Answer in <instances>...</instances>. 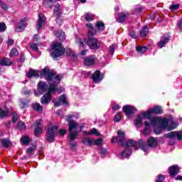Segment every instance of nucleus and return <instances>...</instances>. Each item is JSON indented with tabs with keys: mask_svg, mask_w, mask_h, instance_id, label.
<instances>
[{
	"mask_svg": "<svg viewBox=\"0 0 182 182\" xmlns=\"http://www.w3.org/2000/svg\"><path fill=\"white\" fill-rule=\"evenodd\" d=\"M149 31L150 28H149V26H144L139 32V36H141V38H146L149 35Z\"/></svg>",
	"mask_w": 182,
	"mask_h": 182,
	"instance_id": "20",
	"label": "nucleus"
},
{
	"mask_svg": "<svg viewBox=\"0 0 182 182\" xmlns=\"http://www.w3.org/2000/svg\"><path fill=\"white\" fill-rule=\"evenodd\" d=\"M178 126L176 122H172L168 127V132H171V130H174V129H177Z\"/></svg>",
	"mask_w": 182,
	"mask_h": 182,
	"instance_id": "44",
	"label": "nucleus"
},
{
	"mask_svg": "<svg viewBox=\"0 0 182 182\" xmlns=\"http://www.w3.org/2000/svg\"><path fill=\"white\" fill-rule=\"evenodd\" d=\"M180 8V4H172L170 6L169 9L171 11V12H173V11H177Z\"/></svg>",
	"mask_w": 182,
	"mask_h": 182,
	"instance_id": "53",
	"label": "nucleus"
},
{
	"mask_svg": "<svg viewBox=\"0 0 182 182\" xmlns=\"http://www.w3.org/2000/svg\"><path fill=\"white\" fill-rule=\"evenodd\" d=\"M130 156H132V149L130 148H125L121 153V157H124L125 159L130 157Z\"/></svg>",
	"mask_w": 182,
	"mask_h": 182,
	"instance_id": "30",
	"label": "nucleus"
},
{
	"mask_svg": "<svg viewBox=\"0 0 182 182\" xmlns=\"http://www.w3.org/2000/svg\"><path fill=\"white\" fill-rule=\"evenodd\" d=\"M146 150L149 149L148 147H150L151 149H155V147H157L159 146V141L157 140V138L150 136L146 141Z\"/></svg>",
	"mask_w": 182,
	"mask_h": 182,
	"instance_id": "9",
	"label": "nucleus"
},
{
	"mask_svg": "<svg viewBox=\"0 0 182 182\" xmlns=\"http://www.w3.org/2000/svg\"><path fill=\"white\" fill-rule=\"evenodd\" d=\"M58 100L60 101V103L65 105V106H69V103L68 102V97H66V95L63 94L60 95L58 98Z\"/></svg>",
	"mask_w": 182,
	"mask_h": 182,
	"instance_id": "29",
	"label": "nucleus"
},
{
	"mask_svg": "<svg viewBox=\"0 0 182 182\" xmlns=\"http://www.w3.org/2000/svg\"><path fill=\"white\" fill-rule=\"evenodd\" d=\"M79 127V123L74 121V122L68 123L69 133L73 132V130H77Z\"/></svg>",
	"mask_w": 182,
	"mask_h": 182,
	"instance_id": "24",
	"label": "nucleus"
},
{
	"mask_svg": "<svg viewBox=\"0 0 182 182\" xmlns=\"http://www.w3.org/2000/svg\"><path fill=\"white\" fill-rule=\"evenodd\" d=\"M144 124L145 126L144 129V134L147 135L149 133H150V122L145 121Z\"/></svg>",
	"mask_w": 182,
	"mask_h": 182,
	"instance_id": "38",
	"label": "nucleus"
},
{
	"mask_svg": "<svg viewBox=\"0 0 182 182\" xmlns=\"http://www.w3.org/2000/svg\"><path fill=\"white\" fill-rule=\"evenodd\" d=\"M33 110L38 112V113H43V107L39 103H34L32 105Z\"/></svg>",
	"mask_w": 182,
	"mask_h": 182,
	"instance_id": "26",
	"label": "nucleus"
},
{
	"mask_svg": "<svg viewBox=\"0 0 182 182\" xmlns=\"http://www.w3.org/2000/svg\"><path fill=\"white\" fill-rule=\"evenodd\" d=\"M18 114L16 112H12L11 121L12 123H16L18 122Z\"/></svg>",
	"mask_w": 182,
	"mask_h": 182,
	"instance_id": "51",
	"label": "nucleus"
},
{
	"mask_svg": "<svg viewBox=\"0 0 182 182\" xmlns=\"http://www.w3.org/2000/svg\"><path fill=\"white\" fill-rule=\"evenodd\" d=\"M33 125L34 127H42V119H36Z\"/></svg>",
	"mask_w": 182,
	"mask_h": 182,
	"instance_id": "52",
	"label": "nucleus"
},
{
	"mask_svg": "<svg viewBox=\"0 0 182 182\" xmlns=\"http://www.w3.org/2000/svg\"><path fill=\"white\" fill-rule=\"evenodd\" d=\"M54 35L59 41H65V39H66V34H65L64 31L62 30L55 31Z\"/></svg>",
	"mask_w": 182,
	"mask_h": 182,
	"instance_id": "21",
	"label": "nucleus"
},
{
	"mask_svg": "<svg viewBox=\"0 0 182 182\" xmlns=\"http://www.w3.org/2000/svg\"><path fill=\"white\" fill-rule=\"evenodd\" d=\"M96 62V55H91L88 57H86L84 59V63L86 66H93Z\"/></svg>",
	"mask_w": 182,
	"mask_h": 182,
	"instance_id": "15",
	"label": "nucleus"
},
{
	"mask_svg": "<svg viewBox=\"0 0 182 182\" xmlns=\"http://www.w3.org/2000/svg\"><path fill=\"white\" fill-rule=\"evenodd\" d=\"M163 130V128H161L160 125L154 128L155 134H161Z\"/></svg>",
	"mask_w": 182,
	"mask_h": 182,
	"instance_id": "50",
	"label": "nucleus"
},
{
	"mask_svg": "<svg viewBox=\"0 0 182 182\" xmlns=\"http://www.w3.org/2000/svg\"><path fill=\"white\" fill-rule=\"evenodd\" d=\"M165 137L166 139H171V140H173V139H177L179 141H181L182 140V134H179L178 132L175 131V132H168L165 135Z\"/></svg>",
	"mask_w": 182,
	"mask_h": 182,
	"instance_id": "12",
	"label": "nucleus"
},
{
	"mask_svg": "<svg viewBox=\"0 0 182 182\" xmlns=\"http://www.w3.org/2000/svg\"><path fill=\"white\" fill-rule=\"evenodd\" d=\"M42 134V127H35L34 128V135L38 136Z\"/></svg>",
	"mask_w": 182,
	"mask_h": 182,
	"instance_id": "47",
	"label": "nucleus"
},
{
	"mask_svg": "<svg viewBox=\"0 0 182 182\" xmlns=\"http://www.w3.org/2000/svg\"><path fill=\"white\" fill-rule=\"evenodd\" d=\"M66 55V56H69L70 58H76V53L73 52L72 49L69 48H64V55Z\"/></svg>",
	"mask_w": 182,
	"mask_h": 182,
	"instance_id": "25",
	"label": "nucleus"
},
{
	"mask_svg": "<svg viewBox=\"0 0 182 182\" xmlns=\"http://www.w3.org/2000/svg\"><path fill=\"white\" fill-rule=\"evenodd\" d=\"M87 46H89L91 50H97L100 48V43L99 40L95 38V35L87 36Z\"/></svg>",
	"mask_w": 182,
	"mask_h": 182,
	"instance_id": "7",
	"label": "nucleus"
},
{
	"mask_svg": "<svg viewBox=\"0 0 182 182\" xmlns=\"http://www.w3.org/2000/svg\"><path fill=\"white\" fill-rule=\"evenodd\" d=\"M105 78V73L100 72V70H95L92 75L91 79L94 83H100Z\"/></svg>",
	"mask_w": 182,
	"mask_h": 182,
	"instance_id": "8",
	"label": "nucleus"
},
{
	"mask_svg": "<svg viewBox=\"0 0 182 182\" xmlns=\"http://www.w3.org/2000/svg\"><path fill=\"white\" fill-rule=\"evenodd\" d=\"M151 114H163V108L159 105H155L154 107L150 108L145 112H142L141 116L143 119H149L151 123Z\"/></svg>",
	"mask_w": 182,
	"mask_h": 182,
	"instance_id": "5",
	"label": "nucleus"
},
{
	"mask_svg": "<svg viewBox=\"0 0 182 182\" xmlns=\"http://www.w3.org/2000/svg\"><path fill=\"white\" fill-rule=\"evenodd\" d=\"M53 14L56 16V19H60V16L62 15V9L60 8V4L59 3L55 5Z\"/></svg>",
	"mask_w": 182,
	"mask_h": 182,
	"instance_id": "19",
	"label": "nucleus"
},
{
	"mask_svg": "<svg viewBox=\"0 0 182 182\" xmlns=\"http://www.w3.org/2000/svg\"><path fill=\"white\" fill-rule=\"evenodd\" d=\"M77 134H78L77 132H70L68 134V137L70 141H75L76 140V137H77Z\"/></svg>",
	"mask_w": 182,
	"mask_h": 182,
	"instance_id": "39",
	"label": "nucleus"
},
{
	"mask_svg": "<svg viewBox=\"0 0 182 182\" xmlns=\"http://www.w3.org/2000/svg\"><path fill=\"white\" fill-rule=\"evenodd\" d=\"M26 77L28 79H32V77H34V79H39L41 77V73L39 75V70H35L33 68H31L28 73L26 74Z\"/></svg>",
	"mask_w": 182,
	"mask_h": 182,
	"instance_id": "10",
	"label": "nucleus"
},
{
	"mask_svg": "<svg viewBox=\"0 0 182 182\" xmlns=\"http://www.w3.org/2000/svg\"><path fill=\"white\" fill-rule=\"evenodd\" d=\"M6 31V24L5 23H0V32H5Z\"/></svg>",
	"mask_w": 182,
	"mask_h": 182,
	"instance_id": "56",
	"label": "nucleus"
},
{
	"mask_svg": "<svg viewBox=\"0 0 182 182\" xmlns=\"http://www.w3.org/2000/svg\"><path fill=\"white\" fill-rule=\"evenodd\" d=\"M8 113H9V112L7 109L4 110L2 108H0V119L8 117Z\"/></svg>",
	"mask_w": 182,
	"mask_h": 182,
	"instance_id": "40",
	"label": "nucleus"
},
{
	"mask_svg": "<svg viewBox=\"0 0 182 182\" xmlns=\"http://www.w3.org/2000/svg\"><path fill=\"white\" fill-rule=\"evenodd\" d=\"M66 133H68V129H61L59 130V134L62 137H63V136H65V134H66Z\"/></svg>",
	"mask_w": 182,
	"mask_h": 182,
	"instance_id": "62",
	"label": "nucleus"
},
{
	"mask_svg": "<svg viewBox=\"0 0 182 182\" xmlns=\"http://www.w3.org/2000/svg\"><path fill=\"white\" fill-rule=\"evenodd\" d=\"M129 36H131L133 39H137V36H136V31H132L129 33H128Z\"/></svg>",
	"mask_w": 182,
	"mask_h": 182,
	"instance_id": "58",
	"label": "nucleus"
},
{
	"mask_svg": "<svg viewBox=\"0 0 182 182\" xmlns=\"http://www.w3.org/2000/svg\"><path fill=\"white\" fill-rule=\"evenodd\" d=\"M82 143L83 144H86L88 147H90V146H93L94 144V141L93 138H85L82 140Z\"/></svg>",
	"mask_w": 182,
	"mask_h": 182,
	"instance_id": "32",
	"label": "nucleus"
},
{
	"mask_svg": "<svg viewBox=\"0 0 182 182\" xmlns=\"http://www.w3.org/2000/svg\"><path fill=\"white\" fill-rule=\"evenodd\" d=\"M86 26L87 28H90V30L87 31V36H92V35H96L97 33V30L95 29L92 23H87Z\"/></svg>",
	"mask_w": 182,
	"mask_h": 182,
	"instance_id": "23",
	"label": "nucleus"
},
{
	"mask_svg": "<svg viewBox=\"0 0 182 182\" xmlns=\"http://www.w3.org/2000/svg\"><path fill=\"white\" fill-rule=\"evenodd\" d=\"M120 120H122V112H118L114 116V122H119Z\"/></svg>",
	"mask_w": 182,
	"mask_h": 182,
	"instance_id": "49",
	"label": "nucleus"
},
{
	"mask_svg": "<svg viewBox=\"0 0 182 182\" xmlns=\"http://www.w3.org/2000/svg\"><path fill=\"white\" fill-rule=\"evenodd\" d=\"M134 123L135 126H140V124H143V117L141 115H138L136 118L134 120Z\"/></svg>",
	"mask_w": 182,
	"mask_h": 182,
	"instance_id": "37",
	"label": "nucleus"
},
{
	"mask_svg": "<svg viewBox=\"0 0 182 182\" xmlns=\"http://www.w3.org/2000/svg\"><path fill=\"white\" fill-rule=\"evenodd\" d=\"M21 106V109H25V107H26V106H28V102H26V101L21 100L20 102Z\"/></svg>",
	"mask_w": 182,
	"mask_h": 182,
	"instance_id": "63",
	"label": "nucleus"
},
{
	"mask_svg": "<svg viewBox=\"0 0 182 182\" xmlns=\"http://www.w3.org/2000/svg\"><path fill=\"white\" fill-rule=\"evenodd\" d=\"M1 146L4 149H8L12 146V142L6 138H3L1 140Z\"/></svg>",
	"mask_w": 182,
	"mask_h": 182,
	"instance_id": "28",
	"label": "nucleus"
},
{
	"mask_svg": "<svg viewBox=\"0 0 182 182\" xmlns=\"http://www.w3.org/2000/svg\"><path fill=\"white\" fill-rule=\"evenodd\" d=\"M41 79H45L49 84L47 93L44 94L41 98V105H49L52 100V93H56L58 85L60 83L62 79L60 76L53 70L49 69V67H45L41 71Z\"/></svg>",
	"mask_w": 182,
	"mask_h": 182,
	"instance_id": "1",
	"label": "nucleus"
},
{
	"mask_svg": "<svg viewBox=\"0 0 182 182\" xmlns=\"http://www.w3.org/2000/svg\"><path fill=\"white\" fill-rule=\"evenodd\" d=\"M178 173H180V167L178 165H172L169 167V176L172 178H174Z\"/></svg>",
	"mask_w": 182,
	"mask_h": 182,
	"instance_id": "13",
	"label": "nucleus"
},
{
	"mask_svg": "<svg viewBox=\"0 0 182 182\" xmlns=\"http://www.w3.org/2000/svg\"><path fill=\"white\" fill-rule=\"evenodd\" d=\"M31 139H29V136H24L21 138V141L23 144H26V146H28L29 144V141Z\"/></svg>",
	"mask_w": 182,
	"mask_h": 182,
	"instance_id": "42",
	"label": "nucleus"
},
{
	"mask_svg": "<svg viewBox=\"0 0 182 182\" xmlns=\"http://www.w3.org/2000/svg\"><path fill=\"white\" fill-rule=\"evenodd\" d=\"M0 6L4 11H8V6L6 5V4L2 2L1 0H0Z\"/></svg>",
	"mask_w": 182,
	"mask_h": 182,
	"instance_id": "57",
	"label": "nucleus"
},
{
	"mask_svg": "<svg viewBox=\"0 0 182 182\" xmlns=\"http://www.w3.org/2000/svg\"><path fill=\"white\" fill-rule=\"evenodd\" d=\"M117 137L119 139L118 140V144H123L124 140H126V132H123L122 129H119L117 132Z\"/></svg>",
	"mask_w": 182,
	"mask_h": 182,
	"instance_id": "18",
	"label": "nucleus"
},
{
	"mask_svg": "<svg viewBox=\"0 0 182 182\" xmlns=\"http://www.w3.org/2000/svg\"><path fill=\"white\" fill-rule=\"evenodd\" d=\"M149 50V48L146 47V46H137L136 47V50L138 52V53H146V52H147V50Z\"/></svg>",
	"mask_w": 182,
	"mask_h": 182,
	"instance_id": "36",
	"label": "nucleus"
},
{
	"mask_svg": "<svg viewBox=\"0 0 182 182\" xmlns=\"http://www.w3.org/2000/svg\"><path fill=\"white\" fill-rule=\"evenodd\" d=\"M0 65L1 66H12V65H14V62L11 61L8 58H3L0 59Z\"/></svg>",
	"mask_w": 182,
	"mask_h": 182,
	"instance_id": "22",
	"label": "nucleus"
},
{
	"mask_svg": "<svg viewBox=\"0 0 182 182\" xmlns=\"http://www.w3.org/2000/svg\"><path fill=\"white\" fill-rule=\"evenodd\" d=\"M25 60H26L25 53H21L20 57H19V62H21V63H23V62H25Z\"/></svg>",
	"mask_w": 182,
	"mask_h": 182,
	"instance_id": "60",
	"label": "nucleus"
},
{
	"mask_svg": "<svg viewBox=\"0 0 182 182\" xmlns=\"http://www.w3.org/2000/svg\"><path fill=\"white\" fill-rule=\"evenodd\" d=\"M87 134H92L97 136H101L100 132H98L96 128L92 129L90 132H87Z\"/></svg>",
	"mask_w": 182,
	"mask_h": 182,
	"instance_id": "46",
	"label": "nucleus"
},
{
	"mask_svg": "<svg viewBox=\"0 0 182 182\" xmlns=\"http://www.w3.org/2000/svg\"><path fill=\"white\" fill-rule=\"evenodd\" d=\"M164 178H166L164 177V175L159 174L157 178H156V181H155V182H163V181H164Z\"/></svg>",
	"mask_w": 182,
	"mask_h": 182,
	"instance_id": "54",
	"label": "nucleus"
},
{
	"mask_svg": "<svg viewBox=\"0 0 182 182\" xmlns=\"http://www.w3.org/2000/svg\"><path fill=\"white\" fill-rule=\"evenodd\" d=\"M168 42H170V36H163L161 37L159 42L157 43V46L159 49H162V48H164Z\"/></svg>",
	"mask_w": 182,
	"mask_h": 182,
	"instance_id": "14",
	"label": "nucleus"
},
{
	"mask_svg": "<svg viewBox=\"0 0 182 182\" xmlns=\"http://www.w3.org/2000/svg\"><path fill=\"white\" fill-rule=\"evenodd\" d=\"M26 26H28V23H26V17H24L20 20V23H18V27L16 28V31L22 32Z\"/></svg>",
	"mask_w": 182,
	"mask_h": 182,
	"instance_id": "17",
	"label": "nucleus"
},
{
	"mask_svg": "<svg viewBox=\"0 0 182 182\" xmlns=\"http://www.w3.org/2000/svg\"><path fill=\"white\" fill-rule=\"evenodd\" d=\"M96 28H97L100 32H103L106 29V26L103 21H97Z\"/></svg>",
	"mask_w": 182,
	"mask_h": 182,
	"instance_id": "33",
	"label": "nucleus"
},
{
	"mask_svg": "<svg viewBox=\"0 0 182 182\" xmlns=\"http://www.w3.org/2000/svg\"><path fill=\"white\" fill-rule=\"evenodd\" d=\"M114 50H116V45L115 44H112L109 46V53L110 55H114Z\"/></svg>",
	"mask_w": 182,
	"mask_h": 182,
	"instance_id": "55",
	"label": "nucleus"
},
{
	"mask_svg": "<svg viewBox=\"0 0 182 182\" xmlns=\"http://www.w3.org/2000/svg\"><path fill=\"white\" fill-rule=\"evenodd\" d=\"M121 146L127 149L134 147L135 150H139L141 148L143 151H147V145H146V142L143 139H139L138 141L133 139H128L126 142L122 143ZM137 146H139V147Z\"/></svg>",
	"mask_w": 182,
	"mask_h": 182,
	"instance_id": "2",
	"label": "nucleus"
},
{
	"mask_svg": "<svg viewBox=\"0 0 182 182\" xmlns=\"http://www.w3.org/2000/svg\"><path fill=\"white\" fill-rule=\"evenodd\" d=\"M126 18H127V14L125 13H118V18H117V22L119 23H123L124 21H126Z\"/></svg>",
	"mask_w": 182,
	"mask_h": 182,
	"instance_id": "27",
	"label": "nucleus"
},
{
	"mask_svg": "<svg viewBox=\"0 0 182 182\" xmlns=\"http://www.w3.org/2000/svg\"><path fill=\"white\" fill-rule=\"evenodd\" d=\"M122 110L127 117H130V116L134 114V107L127 105L122 107Z\"/></svg>",
	"mask_w": 182,
	"mask_h": 182,
	"instance_id": "16",
	"label": "nucleus"
},
{
	"mask_svg": "<svg viewBox=\"0 0 182 182\" xmlns=\"http://www.w3.org/2000/svg\"><path fill=\"white\" fill-rule=\"evenodd\" d=\"M59 129V126H49L48 125L45 139L48 143H55V140L56 139V136H58V130Z\"/></svg>",
	"mask_w": 182,
	"mask_h": 182,
	"instance_id": "4",
	"label": "nucleus"
},
{
	"mask_svg": "<svg viewBox=\"0 0 182 182\" xmlns=\"http://www.w3.org/2000/svg\"><path fill=\"white\" fill-rule=\"evenodd\" d=\"M50 56L54 60H58V58L65 55V47L61 43H55L52 45Z\"/></svg>",
	"mask_w": 182,
	"mask_h": 182,
	"instance_id": "3",
	"label": "nucleus"
},
{
	"mask_svg": "<svg viewBox=\"0 0 182 182\" xmlns=\"http://www.w3.org/2000/svg\"><path fill=\"white\" fill-rule=\"evenodd\" d=\"M103 141V139L102 138L97 139L96 141H94L95 146H100Z\"/></svg>",
	"mask_w": 182,
	"mask_h": 182,
	"instance_id": "61",
	"label": "nucleus"
},
{
	"mask_svg": "<svg viewBox=\"0 0 182 182\" xmlns=\"http://www.w3.org/2000/svg\"><path fill=\"white\" fill-rule=\"evenodd\" d=\"M168 122L170 120L167 118L161 119L159 117H153L151 119V124H153V126H160L164 130L168 129Z\"/></svg>",
	"mask_w": 182,
	"mask_h": 182,
	"instance_id": "6",
	"label": "nucleus"
},
{
	"mask_svg": "<svg viewBox=\"0 0 182 182\" xmlns=\"http://www.w3.org/2000/svg\"><path fill=\"white\" fill-rule=\"evenodd\" d=\"M93 15H92L90 13H86L85 19L87 21V22H92L93 21Z\"/></svg>",
	"mask_w": 182,
	"mask_h": 182,
	"instance_id": "48",
	"label": "nucleus"
},
{
	"mask_svg": "<svg viewBox=\"0 0 182 182\" xmlns=\"http://www.w3.org/2000/svg\"><path fill=\"white\" fill-rule=\"evenodd\" d=\"M17 128H18L19 130H25V129H26V125L25 124V122H24L19 121V122L17 123Z\"/></svg>",
	"mask_w": 182,
	"mask_h": 182,
	"instance_id": "43",
	"label": "nucleus"
},
{
	"mask_svg": "<svg viewBox=\"0 0 182 182\" xmlns=\"http://www.w3.org/2000/svg\"><path fill=\"white\" fill-rule=\"evenodd\" d=\"M79 46L83 48L84 49L86 48V45H87V38H80L78 40Z\"/></svg>",
	"mask_w": 182,
	"mask_h": 182,
	"instance_id": "35",
	"label": "nucleus"
},
{
	"mask_svg": "<svg viewBox=\"0 0 182 182\" xmlns=\"http://www.w3.org/2000/svg\"><path fill=\"white\" fill-rule=\"evenodd\" d=\"M19 55V51H18V49L16 48H13L10 52V58H14L15 56H18Z\"/></svg>",
	"mask_w": 182,
	"mask_h": 182,
	"instance_id": "41",
	"label": "nucleus"
},
{
	"mask_svg": "<svg viewBox=\"0 0 182 182\" xmlns=\"http://www.w3.org/2000/svg\"><path fill=\"white\" fill-rule=\"evenodd\" d=\"M38 90L41 95H43V93H46V92L49 90V85H48L46 82L40 81L37 84Z\"/></svg>",
	"mask_w": 182,
	"mask_h": 182,
	"instance_id": "11",
	"label": "nucleus"
},
{
	"mask_svg": "<svg viewBox=\"0 0 182 182\" xmlns=\"http://www.w3.org/2000/svg\"><path fill=\"white\" fill-rule=\"evenodd\" d=\"M30 48H31V49H32L33 50H35V51L39 50V48H38V44H36V43H33V45H31L30 46Z\"/></svg>",
	"mask_w": 182,
	"mask_h": 182,
	"instance_id": "64",
	"label": "nucleus"
},
{
	"mask_svg": "<svg viewBox=\"0 0 182 182\" xmlns=\"http://www.w3.org/2000/svg\"><path fill=\"white\" fill-rule=\"evenodd\" d=\"M55 0H44L43 4L45 5L46 8H53V5H55Z\"/></svg>",
	"mask_w": 182,
	"mask_h": 182,
	"instance_id": "34",
	"label": "nucleus"
},
{
	"mask_svg": "<svg viewBox=\"0 0 182 182\" xmlns=\"http://www.w3.org/2000/svg\"><path fill=\"white\" fill-rule=\"evenodd\" d=\"M45 23H46L45 17L43 16V15L40 14L39 19L37 23L38 29H41L43 25Z\"/></svg>",
	"mask_w": 182,
	"mask_h": 182,
	"instance_id": "31",
	"label": "nucleus"
},
{
	"mask_svg": "<svg viewBox=\"0 0 182 182\" xmlns=\"http://www.w3.org/2000/svg\"><path fill=\"white\" fill-rule=\"evenodd\" d=\"M65 117V122H67V123H73L75 122L73 119L72 117L70 115V114L67 115Z\"/></svg>",
	"mask_w": 182,
	"mask_h": 182,
	"instance_id": "59",
	"label": "nucleus"
},
{
	"mask_svg": "<svg viewBox=\"0 0 182 182\" xmlns=\"http://www.w3.org/2000/svg\"><path fill=\"white\" fill-rule=\"evenodd\" d=\"M36 149L37 146L33 145V148L30 146L26 149V153L28 154H35V150H36Z\"/></svg>",
	"mask_w": 182,
	"mask_h": 182,
	"instance_id": "45",
	"label": "nucleus"
}]
</instances>
